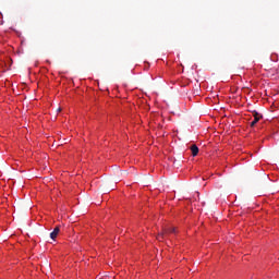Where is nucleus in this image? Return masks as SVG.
Returning <instances> with one entry per match:
<instances>
[{
  "instance_id": "4",
  "label": "nucleus",
  "mask_w": 279,
  "mask_h": 279,
  "mask_svg": "<svg viewBox=\"0 0 279 279\" xmlns=\"http://www.w3.org/2000/svg\"><path fill=\"white\" fill-rule=\"evenodd\" d=\"M191 151H192V156H197L199 154V148L197 147V145H192L191 146Z\"/></svg>"
},
{
  "instance_id": "2",
  "label": "nucleus",
  "mask_w": 279,
  "mask_h": 279,
  "mask_svg": "<svg viewBox=\"0 0 279 279\" xmlns=\"http://www.w3.org/2000/svg\"><path fill=\"white\" fill-rule=\"evenodd\" d=\"M254 120L251 122V128H254L258 121H260V114L258 112L254 111L253 112Z\"/></svg>"
},
{
  "instance_id": "3",
  "label": "nucleus",
  "mask_w": 279,
  "mask_h": 279,
  "mask_svg": "<svg viewBox=\"0 0 279 279\" xmlns=\"http://www.w3.org/2000/svg\"><path fill=\"white\" fill-rule=\"evenodd\" d=\"M59 234H60V227H56L53 231L50 233V239H52V241H56Z\"/></svg>"
},
{
  "instance_id": "1",
  "label": "nucleus",
  "mask_w": 279,
  "mask_h": 279,
  "mask_svg": "<svg viewBox=\"0 0 279 279\" xmlns=\"http://www.w3.org/2000/svg\"><path fill=\"white\" fill-rule=\"evenodd\" d=\"M175 233V228L170 227L163 230V232L161 234H159L157 236L158 241H162V239H165V236H167V234H173Z\"/></svg>"
}]
</instances>
